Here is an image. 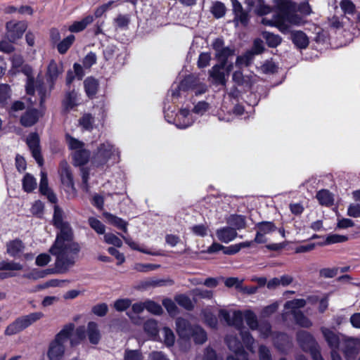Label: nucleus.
Wrapping results in <instances>:
<instances>
[{
    "label": "nucleus",
    "mask_w": 360,
    "mask_h": 360,
    "mask_svg": "<svg viewBox=\"0 0 360 360\" xmlns=\"http://www.w3.org/2000/svg\"><path fill=\"white\" fill-rule=\"evenodd\" d=\"M49 252L56 257L54 268H49L37 272L36 278H44L47 275L65 274L73 267L77 262L79 252H74L65 245L53 243Z\"/></svg>",
    "instance_id": "1"
},
{
    "label": "nucleus",
    "mask_w": 360,
    "mask_h": 360,
    "mask_svg": "<svg viewBox=\"0 0 360 360\" xmlns=\"http://www.w3.org/2000/svg\"><path fill=\"white\" fill-rule=\"evenodd\" d=\"M53 224L59 230L53 243L68 246L75 252H80L79 244L74 240L73 230L68 221H63V210L57 205H54Z\"/></svg>",
    "instance_id": "2"
},
{
    "label": "nucleus",
    "mask_w": 360,
    "mask_h": 360,
    "mask_svg": "<svg viewBox=\"0 0 360 360\" xmlns=\"http://www.w3.org/2000/svg\"><path fill=\"white\" fill-rule=\"evenodd\" d=\"M219 318L224 321L228 326H233L239 330L241 339L246 348L251 352H254L255 339L248 330H245L243 313L241 311H234L232 315H231L228 310L220 309L219 311Z\"/></svg>",
    "instance_id": "3"
},
{
    "label": "nucleus",
    "mask_w": 360,
    "mask_h": 360,
    "mask_svg": "<svg viewBox=\"0 0 360 360\" xmlns=\"http://www.w3.org/2000/svg\"><path fill=\"white\" fill-rule=\"evenodd\" d=\"M74 329V323H68L56 334L49 347L47 354L49 360H59L63 357L65 352V343L70 339Z\"/></svg>",
    "instance_id": "4"
},
{
    "label": "nucleus",
    "mask_w": 360,
    "mask_h": 360,
    "mask_svg": "<svg viewBox=\"0 0 360 360\" xmlns=\"http://www.w3.org/2000/svg\"><path fill=\"white\" fill-rule=\"evenodd\" d=\"M44 316L42 312L36 311L20 316L6 327L4 334L9 336L15 335L40 320Z\"/></svg>",
    "instance_id": "5"
},
{
    "label": "nucleus",
    "mask_w": 360,
    "mask_h": 360,
    "mask_svg": "<svg viewBox=\"0 0 360 360\" xmlns=\"http://www.w3.org/2000/svg\"><path fill=\"white\" fill-rule=\"evenodd\" d=\"M296 338L302 350L310 353L312 360H323L320 346L310 333L300 330L296 334Z\"/></svg>",
    "instance_id": "6"
},
{
    "label": "nucleus",
    "mask_w": 360,
    "mask_h": 360,
    "mask_svg": "<svg viewBox=\"0 0 360 360\" xmlns=\"http://www.w3.org/2000/svg\"><path fill=\"white\" fill-rule=\"evenodd\" d=\"M115 154H118V151L109 141L102 143L94 153L91 157V164L96 167H103Z\"/></svg>",
    "instance_id": "7"
},
{
    "label": "nucleus",
    "mask_w": 360,
    "mask_h": 360,
    "mask_svg": "<svg viewBox=\"0 0 360 360\" xmlns=\"http://www.w3.org/2000/svg\"><path fill=\"white\" fill-rule=\"evenodd\" d=\"M321 331L328 347L331 349L332 360H342L339 351L345 335L339 333H336L326 327H321Z\"/></svg>",
    "instance_id": "8"
},
{
    "label": "nucleus",
    "mask_w": 360,
    "mask_h": 360,
    "mask_svg": "<svg viewBox=\"0 0 360 360\" xmlns=\"http://www.w3.org/2000/svg\"><path fill=\"white\" fill-rule=\"evenodd\" d=\"M340 351L342 352L347 360L354 358L360 352V339L345 335Z\"/></svg>",
    "instance_id": "9"
},
{
    "label": "nucleus",
    "mask_w": 360,
    "mask_h": 360,
    "mask_svg": "<svg viewBox=\"0 0 360 360\" xmlns=\"http://www.w3.org/2000/svg\"><path fill=\"white\" fill-rule=\"evenodd\" d=\"M194 325H192L188 320L179 317L176 320V330L179 337V344L182 342L190 345L191 335L193 332Z\"/></svg>",
    "instance_id": "10"
},
{
    "label": "nucleus",
    "mask_w": 360,
    "mask_h": 360,
    "mask_svg": "<svg viewBox=\"0 0 360 360\" xmlns=\"http://www.w3.org/2000/svg\"><path fill=\"white\" fill-rule=\"evenodd\" d=\"M58 173L60 175V181L62 184L65 187V191H71L72 192L75 193L76 188L75 187L73 174L67 161L62 160L60 162Z\"/></svg>",
    "instance_id": "11"
},
{
    "label": "nucleus",
    "mask_w": 360,
    "mask_h": 360,
    "mask_svg": "<svg viewBox=\"0 0 360 360\" xmlns=\"http://www.w3.org/2000/svg\"><path fill=\"white\" fill-rule=\"evenodd\" d=\"M26 143L37 163L40 167L43 166L44 158L41 155L40 139L38 134L36 132L30 134L27 137Z\"/></svg>",
    "instance_id": "12"
},
{
    "label": "nucleus",
    "mask_w": 360,
    "mask_h": 360,
    "mask_svg": "<svg viewBox=\"0 0 360 360\" xmlns=\"http://www.w3.org/2000/svg\"><path fill=\"white\" fill-rule=\"evenodd\" d=\"M27 27L25 21H9L6 22V36L10 41L14 42L22 37Z\"/></svg>",
    "instance_id": "13"
},
{
    "label": "nucleus",
    "mask_w": 360,
    "mask_h": 360,
    "mask_svg": "<svg viewBox=\"0 0 360 360\" xmlns=\"http://www.w3.org/2000/svg\"><path fill=\"white\" fill-rule=\"evenodd\" d=\"M225 342L231 351L235 353L237 356L241 357L243 360H248L247 357L248 354L245 352L242 342L236 335H226L225 338Z\"/></svg>",
    "instance_id": "14"
},
{
    "label": "nucleus",
    "mask_w": 360,
    "mask_h": 360,
    "mask_svg": "<svg viewBox=\"0 0 360 360\" xmlns=\"http://www.w3.org/2000/svg\"><path fill=\"white\" fill-rule=\"evenodd\" d=\"M39 182V191L41 195H46L49 201L56 204L58 198L56 194L49 188L47 174L45 172H41Z\"/></svg>",
    "instance_id": "15"
},
{
    "label": "nucleus",
    "mask_w": 360,
    "mask_h": 360,
    "mask_svg": "<svg viewBox=\"0 0 360 360\" xmlns=\"http://www.w3.org/2000/svg\"><path fill=\"white\" fill-rule=\"evenodd\" d=\"M216 236L219 240L228 243L233 240L238 236L237 231L231 226H224L216 231Z\"/></svg>",
    "instance_id": "16"
},
{
    "label": "nucleus",
    "mask_w": 360,
    "mask_h": 360,
    "mask_svg": "<svg viewBox=\"0 0 360 360\" xmlns=\"http://www.w3.org/2000/svg\"><path fill=\"white\" fill-rule=\"evenodd\" d=\"M99 87L98 79L93 77H88L84 81V88L86 95L89 99L95 98Z\"/></svg>",
    "instance_id": "17"
},
{
    "label": "nucleus",
    "mask_w": 360,
    "mask_h": 360,
    "mask_svg": "<svg viewBox=\"0 0 360 360\" xmlns=\"http://www.w3.org/2000/svg\"><path fill=\"white\" fill-rule=\"evenodd\" d=\"M86 335L91 344H98L101 338V334L97 323L94 321H89L88 323L86 328Z\"/></svg>",
    "instance_id": "18"
},
{
    "label": "nucleus",
    "mask_w": 360,
    "mask_h": 360,
    "mask_svg": "<svg viewBox=\"0 0 360 360\" xmlns=\"http://www.w3.org/2000/svg\"><path fill=\"white\" fill-rule=\"evenodd\" d=\"M39 112L37 109H29L20 117V124L29 127L33 126L39 120Z\"/></svg>",
    "instance_id": "19"
},
{
    "label": "nucleus",
    "mask_w": 360,
    "mask_h": 360,
    "mask_svg": "<svg viewBox=\"0 0 360 360\" xmlns=\"http://www.w3.org/2000/svg\"><path fill=\"white\" fill-rule=\"evenodd\" d=\"M290 38L295 46L300 49H306L309 45V39L307 34L302 31H292Z\"/></svg>",
    "instance_id": "20"
},
{
    "label": "nucleus",
    "mask_w": 360,
    "mask_h": 360,
    "mask_svg": "<svg viewBox=\"0 0 360 360\" xmlns=\"http://www.w3.org/2000/svg\"><path fill=\"white\" fill-rule=\"evenodd\" d=\"M90 157V150L84 148L77 150V151H74L72 153L73 164L75 166H84L89 162Z\"/></svg>",
    "instance_id": "21"
},
{
    "label": "nucleus",
    "mask_w": 360,
    "mask_h": 360,
    "mask_svg": "<svg viewBox=\"0 0 360 360\" xmlns=\"http://www.w3.org/2000/svg\"><path fill=\"white\" fill-rule=\"evenodd\" d=\"M94 21V17L92 15H88L83 18L81 20L75 21L69 27L68 30L71 32L77 33L84 30L88 25Z\"/></svg>",
    "instance_id": "22"
},
{
    "label": "nucleus",
    "mask_w": 360,
    "mask_h": 360,
    "mask_svg": "<svg viewBox=\"0 0 360 360\" xmlns=\"http://www.w3.org/2000/svg\"><path fill=\"white\" fill-rule=\"evenodd\" d=\"M7 253L13 257H18L25 250V245L20 239H15L6 245Z\"/></svg>",
    "instance_id": "23"
},
{
    "label": "nucleus",
    "mask_w": 360,
    "mask_h": 360,
    "mask_svg": "<svg viewBox=\"0 0 360 360\" xmlns=\"http://www.w3.org/2000/svg\"><path fill=\"white\" fill-rule=\"evenodd\" d=\"M275 8L278 11L281 15L285 13L296 11V4L291 0H273Z\"/></svg>",
    "instance_id": "24"
},
{
    "label": "nucleus",
    "mask_w": 360,
    "mask_h": 360,
    "mask_svg": "<svg viewBox=\"0 0 360 360\" xmlns=\"http://www.w3.org/2000/svg\"><path fill=\"white\" fill-rule=\"evenodd\" d=\"M62 67L60 68L54 60H51L47 68V80L52 84H54L58 76L62 73Z\"/></svg>",
    "instance_id": "25"
},
{
    "label": "nucleus",
    "mask_w": 360,
    "mask_h": 360,
    "mask_svg": "<svg viewBox=\"0 0 360 360\" xmlns=\"http://www.w3.org/2000/svg\"><path fill=\"white\" fill-rule=\"evenodd\" d=\"M199 80L198 77L188 75L180 82V88L183 89V91H193Z\"/></svg>",
    "instance_id": "26"
},
{
    "label": "nucleus",
    "mask_w": 360,
    "mask_h": 360,
    "mask_svg": "<svg viewBox=\"0 0 360 360\" xmlns=\"http://www.w3.org/2000/svg\"><path fill=\"white\" fill-rule=\"evenodd\" d=\"M228 224L235 230L243 229L246 227L245 217L240 214H231L227 219Z\"/></svg>",
    "instance_id": "27"
},
{
    "label": "nucleus",
    "mask_w": 360,
    "mask_h": 360,
    "mask_svg": "<svg viewBox=\"0 0 360 360\" xmlns=\"http://www.w3.org/2000/svg\"><path fill=\"white\" fill-rule=\"evenodd\" d=\"M193 339L197 345H202L207 340L206 331L200 326L194 325L193 332L191 335V340Z\"/></svg>",
    "instance_id": "28"
},
{
    "label": "nucleus",
    "mask_w": 360,
    "mask_h": 360,
    "mask_svg": "<svg viewBox=\"0 0 360 360\" xmlns=\"http://www.w3.org/2000/svg\"><path fill=\"white\" fill-rule=\"evenodd\" d=\"M321 205L331 206L334 203L333 195L326 189H322L317 192L316 195Z\"/></svg>",
    "instance_id": "29"
},
{
    "label": "nucleus",
    "mask_w": 360,
    "mask_h": 360,
    "mask_svg": "<svg viewBox=\"0 0 360 360\" xmlns=\"http://www.w3.org/2000/svg\"><path fill=\"white\" fill-rule=\"evenodd\" d=\"M225 65H215L212 68V70L210 71V76L219 84H225V75L222 70L224 68Z\"/></svg>",
    "instance_id": "30"
},
{
    "label": "nucleus",
    "mask_w": 360,
    "mask_h": 360,
    "mask_svg": "<svg viewBox=\"0 0 360 360\" xmlns=\"http://www.w3.org/2000/svg\"><path fill=\"white\" fill-rule=\"evenodd\" d=\"M262 35L265 39L267 46L270 48L277 47L282 41V38L278 34H275L270 32L264 31Z\"/></svg>",
    "instance_id": "31"
},
{
    "label": "nucleus",
    "mask_w": 360,
    "mask_h": 360,
    "mask_svg": "<svg viewBox=\"0 0 360 360\" xmlns=\"http://www.w3.org/2000/svg\"><path fill=\"white\" fill-rule=\"evenodd\" d=\"M22 186L25 192L31 193L37 188L36 179L33 175L26 173L22 178Z\"/></svg>",
    "instance_id": "32"
},
{
    "label": "nucleus",
    "mask_w": 360,
    "mask_h": 360,
    "mask_svg": "<svg viewBox=\"0 0 360 360\" xmlns=\"http://www.w3.org/2000/svg\"><path fill=\"white\" fill-rule=\"evenodd\" d=\"M77 105V92L75 89L67 91L63 100L64 107L66 109H72Z\"/></svg>",
    "instance_id": "33"
},
{
    "label": "nucleus",
    "mask_w": 360,
    "mask_h": 360,
    "mask_svg": "<svg viewBox=\"0 0 360 360\" xmlns=\"http://www.w3.org/2000/svg\"><path fill=\"white\" fill-rule=\"evenodd\" d=\"M106 218L110 224L116 226L117 229L122 230L124 233H127V221H126L125 220L120 217H118L109 213L106 214Z\"/></svg>",
    "instance_id": "34"
},
{
    "label": "nucleus",
    "mask_w": 360,
    "mask_h": 360,
    "mask_svg": "<svg viewBox=\"0 0 360 360\" xmlns=\"http://www.w3.org/2000/svg\"><path fill=\"white\" fill-rule=\"evenodd\" d=\"M274 344L279 350L283 351L290 345L289 338L284 333H278L274 338Z\"/></svg>",
    "instance_id": "35"
},
{
    "label": "nucleus",
    "mask_w": 360,
    "mask_h": 360,
    "mask_svg": "<svg viewBox=\"0 0 360 360\" xmlns=\"http://www.w3.org/2000/svg\"><path fill=\"white\" fill-rule=\"evenodd\" d=\"M295 323L303 328H310L312 322L301 311H293L292 312Z\"/></svg>",
    "instance_id": "36"
},
{
    "label": "nucleus",
    "mask_w": 360,
    "mask_h": 360,
    "mask_svg": "<svg viewBox=\"0 0 360 360\" xmlns=\"http://www.w3.org/2000/svg\"><path fill=\"white\" fill-rule=\"evenodd\" d=\"M11 97V86L7 84H0V105H7Z\"/></svg>",
    "instance_id": "37"
},
{
    "label": "nucleus",
    "mask_w": 360,
    "mask_h": 360,
    "mask_svg": "<svg viewBox=\"0 0 360 360\" xmlns=\"http://www.w3.org/2000/svg\"><path fill=\"white\" fill-rule=\"evenodd\" d=\"M75 37L73 34H70L62 41H59L57 44L58 51L60 54H65L68 49L70 48L73 42L75 41Z\"/></svg>",
    "instance_id": "38"
},
{
    "label": "nucleus",
    "mask_w": 360,
    "mask_h": 360,
    "mask_svg": "<svg viewBox=\"0 0 360 360\" xmlns=\"http://www.w3.org/2000/svg\"><path fill=\"white\" fill-rule=\"evenodd\" d=\"M243 317L250 329L257 330L258 328L257 318L253 311L250 310L245 311Z\"/></svg>",
    "instance_id": "39"
},
{
    "label": "nucleus",
    "mask_w": 360,
    "mask_h": 360,
    "mask_svg": "<svg viewBox=\"0 0 360 360\" xmlns=\"http://www.w3.org/2000/svg\"><path fill=\"white\" fill-rule=\"evenodd\" d=\"M255 228L264 234H269L276 231V226L273 221H263L256 224Z\"/></svg>",
    "instance_id": "40"
},
{
    "label": "nucleus",
    "mask_w": 360,
    "mask_h": 360,
    "mask_svg": "<svg viewBox=\"0 0 360 360\" xmlns=\"http://www.w3.org/2000/svg\"><path fill=\"white\" fill-rule=\"evenodd\" d=\"M234 49L229 46L224 47L216 53V58L223 65L226 64L229 57L234 54Z\"/></svg>",
    "instance_id": "41"
},
{
    "label": "nucleus",
    "mask_w": 360,
    "mask_h": 360,
    "mask_svg": "<svg viewBox=\"0 0 360 360\" xmlns=\"http://www.w3.org/2000/svg\"><path fill=\"white\" fill-rule=\"evenodd\" d=\"M144 331L151 337H156L158 334V322L154 319H148L143 324Z\"/></svg>",
    "instance_id": "42"
},
{
    "label": "nucleus",
    "mask_w": 360,
    "mask_h": 360,
    "mask_svg": "<svg viewBox=\"0 0 360 360\" xmlns=\"http://www.w3.org/2000/svg\"><path fill=\"white\" fill-rule=\"evenodd\" d=\"M175 301L179 305L186 310L190 311L194 308V305L190 297L184 294L176 295L175 297Z\"/></svg>",
    "instance_id": "43"
},
{
    "label": "nucleus",
    "mask_w": 360,
    "mask_h": 360,
    "mask_svg": "<svg viewBox=\"0 0 360 360\" xmlns=\"http://www.w3.org/2000/svg\"><path fill=\"white\" fill-rule=\"evenodd\" d=\"M65 140L68 146V148L71 150L77 151L84 148V143L72 137L70 134L65 135Z\"/></svg>",
    "instance_id": "44"
},
{
    "label": "nucleus",
    "mask_w": 360,
    "mask_h": 360,
    "mask_svg": "<svg viewBox=\"0 0 360 360\" xmlns=\"http://www.w3.org/2000/svg\"><path fill=\"white\" fill-rule=\"evenodd\" d=\"M307 304V300L304 299H294L285 302L284 307L285 309H291V313L293 311H297V309L303 308Z\"/></svg>",
    "instance_id": "45"
},
{
    "label": "nucleus",
    "mask_w": 360,
    "mask_h": 360,
    "mask_svg": "<svg viewBox=\"0 0 360 360\" xmlns=\"http://www.w3.org/2000/svg\"><path fill=\"white\" fill-rule=\"evenodd\" d=\"M88 222L91 229H93L98 234H104L105 231V225L97 218L91 217L88 219Z\"/></svg>",
    "instance_id": "46"
},
{
    "label": "nucleus",
    "mask_w": 360,
    "mask_h": 360,
    "mask_svg": "<svg viewBox=\"0 0 360 360\" xmlns=\"http://www.w3.org/2000/svg\"><path fill=\"white\" fill-rule=\"evenodd\" d=\"M232 79L238 86H248L250 83V78L244 76L243 72L240 70L235 71L233 73Z\"/></svg>",
    "instance_id": "47"
},
{
    "label": "nucleus",
    "mask_w": 360,
    "mask_h": 360,
    "mask_svg": "<svg viewBox=\"0 0 360 360\" xmlns=\"http://www.w3.org/2000/svg\"><path fill=\"white\" fill-rule=\"evenodd\" d=\"M145 307L148 312L155 315H160L163 312L161 305L150 300H146Z\"/></svg>",
    "instance_id": "48"
},
{
    "label": "nucleus",
    "mask_w": 360,
    "mask_h": 360,
    "mask_svg": "<svg viewBox=\"0 0 360 360\" xmlns=\"http://www.w3.org/2000/svg\"><path fill=\"white\" fill-rule=\"evenodd\" d=\"M79 124L84 130L91 131L94 122V117L89 114H84L79 120Z\"/></svg>",
    "instance_id": "49"
},
{
    "label": "nucleus",
    "mask_w": 360,
    "mask_h": 360,
    "mask_svg": "<svg viewBox=\"0 0 360 360\" xmlns=\"http://www.w3.org/2000/svg\"><path fill=\"white\" fill-rule=\"evenodd\" d=\"M117 2L116 1H109L108 2L103 4L99 6H98L95 11L94 15H92L95 18H99L102 17L108 10H110L112 6Z\"/></svg>",
    "instance_id": "50"
},
{
    "label": "nucleus",
    "mask_w": 360,
    "mask_h": 360,
    "mask_svg": "<svg viewBox=\"0 0 360 360\" xmlns=\"http://www.w3.org/2000/svg\"><path fill=\"white\" fill-rule=\"evenodd\" d=\"M288 22L300 26L304 23V20L302 16L293 12H290L283 15Z\"/></svg>",
    "instance_id": "51"
},
{
    "label": "nucleus",
    "mask_w": 360,
    "mask_h": 360,
    "mask_svg": "<svg viewBox=\"0 0 360 360\" xmlns=\"http://www.w3.org/2000/svg\"><path fill=\"white\" fill-rule=\"evenodd\" d=\"M162 305L170 316H174L179 314L178 307L172 300L169 298L164 299L162 300Z\"/></svg>",
    "instance_id": "52"
},
{
    "label": "nucleus",
    "mask_w": 360,
    "mask_h": 360,
    "mask_svg": "<svg viewBox=\"0 0 360 360\" xmlns=\"http://www.w3.org/2000/svg\"><path fill=\"white\" fill-rule=\"evenodd\" d=\"M162 335L164 338V343L167 347H172L175 342V335L173 331L168 327L162 328Z\"/></svg>",
    "instance_id": "53"
},
{
    "label": "nucleus",
    "mask_w": 360,
    "mask_h": 360,
    "mask_svg": "<svg viewBox=\"0 0 360 360\" xmlns=\"http://www.w3.org/2000/svg\"><path fill=\"white\" fill-rule=\"evenodd\" d=\"M212 15L216 18H222L226 13V7L224 4L220 1H217L214 4L211 8Z\"/></svg>",
    "instance_id": "54"
},
{
    "label": "nucleus",
    "mask_w": 360,
    "mask_h": 360,
    "mask_svg": "<svg viewBox=\"0 0 360 360\" xmlns=\"http://www.w3.org/2000/svg\"><path fill=\"white\" fill-rule=\"evenodd\" d=\"M23 268L20 263L2 261L0 262V270L20 271Z\"/></svg>",
    "instance_id": "55"
},
{
    "label": "nucleus",
    "mask_w": 360,
    "mask_h": 360,
    "mask_svg": "<svg viewBox=\"0 0 360 360\" xmlns=\"http://www.w3.org/2000/svg\"><path fill=\"white\" fill-rule=\"evenodd\" d=\"M340 7L345 14H354L356 10V6L351 0H342Z\"/></svg>",
    "instance_id": "56"
},
{
    "label": "nucleus",
    "mask_w": 360,
    "mask_h": 360,
    "mask_svg": "<svg viewBox=\"0 0 360 360\" xmlns=\"http://www.w3.org/2000/svg\"><path fill=\"white\" fill-rule=\"evenodd\" d=\"M104 241L110 245H113L117 248H120L122 245V241L116 235L108 233L104 235Z\"/></svg>",
    "instance_id": "57"
},
{
    "label": "nucleus",
    "mask_w": 360,
    "mask_h": 360,
    "mask_svg": "<svg viewBox=\"0 0 360 360\" xmlns=\"http://www.w3.org/2000/svg\"><path fill=\"white\" fill-rule=\"evenodd\" d=\"M131 305L130 299H119L114 303V307L117 311H124Z\"/></svg>",
    "instance_id": "58"
},
{
    "label": "nucleus",
    "mask_w": 360,
    "mask_h": 360,
    "mask_svg": "<svg viewBox=\"0 0 360 360\" xmlns=\"http://www.w3.org/2000/svg\"><path fill=\"white\" fill-rule=\"evenodd\" d=\"M160 266V264L138 263L135 264L134 269L139 272H148L156 270Z\"/></svg>",
    "instance_id": "59"
},
{
    "label": "nucleus",
    "mask_w": 360,
    "mask_h": 360,
    "mask_svg": "<svg viewBox=\"0 0 360 360\" xmlns=\"http://www.w3.org/2000/svg\"><path fill=\"white\" fill-rule=\"evenodd\" d=\"M244 279H239L238 277H229L224 281V284L227 288L234 287L237 290H240Z\"/></svg>",
    "instance_id": "60"
},
{
    "label": "nucleus",
    "mask_w": 360,
    "mask_h": 360,
    "mask_svg": "<svg viewBox=\"0 0 360 360\" xmlns=\"http://www.w3.org/2000/svg\"><path fill=\"white\" fill-rule=\"evenodd\" d=\"M97 57L96 54L92 51L88 53L83 58L82 64L84 68H90L92 65L96 63Z\"/></svg>",
    "instance_id": "61"
},
{
    "label": "nucleus",
    "mask_w": 360,
    "mask_h": 360,
    "mask_svg": "<svg viewBox=\"0 0 360 360\" xmlns=\"http://www.w3.org/2000/svg\"><path fill=\"white\" fill-rule=\"evenodd\" d=\"M348 237L345 235H339V234H330L327 236L326 239V244H335L339 243H343L347 241Z\"/></svg>",
    "instance_id": "62"
},
{
    "label": "nucleus",
    "mask_w": 360,
    "mask_h": 360,
    "mask_svg": "<svg viewBox=\"0 0 360 360\" xmlns=\"http://www.w3.org/2000/svg\"><path fill=\"white\" fill-rule=\"evenodd\" d=\"M108 311V307L105 303H101L94 305L91 309L92 313L100 317L105 316Z\"/></svg>",
    "instance_id": "63"
},
{
    "label": "nucleus",
    "mask_w": 360,
    "mask_h": 360,
    "mask_svg": "<svg viewBox=\"0 0 360 360\" xmlns=\"http://www.w3.org/2000/svg\"><path fill=\"white\" fill-rule=\"evenodd\" d=\"M234 15L235 16L233 22H235L236 26L238 25V22H240L243 26L248 25L249 22V17L247 12L242 11Z\"/></svg>",
    "instance_id": "64"
}]
</instances>
